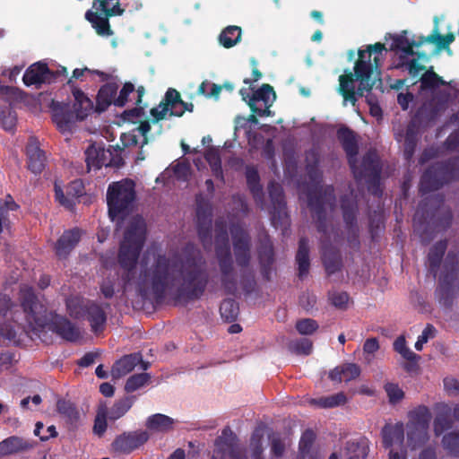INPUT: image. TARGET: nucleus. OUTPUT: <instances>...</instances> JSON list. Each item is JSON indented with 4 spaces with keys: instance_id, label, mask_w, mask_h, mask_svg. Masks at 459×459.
<instances>
[{
    "instance_id": "nucleus-1",
    "label": "nucleus",
    "mask_w": 459,
    "mask_h": 459,
    "mask_svg": "<svg viewBox=\"0 0 459 459\" xmlns=\"http://www.w3.org/2000/svg\"><path fill=\"white\" fill-rule=\"evenodd\" d=\"M112 221L119 226L127 223L119 251V263L127 271L124 291L146 295L160 294L175 289L191 297H199L204 290L207 275L201 263L182 262L174 254L163 255L155 248L148 249L139 263L137 257L144 240L145 224L143 218L132 213V203H108Z\"/></svg>"
},
{
    "instance_id": "nucleus-2",
    "label": "nucleus",
    "mask_w": 459,
    "mask_h": 459,
    "mask_svg": "<svg viewBox=\"0 0 459 459\" xmlns=\"http://www.w3.org/2000/svg\"><path fill=\"white\" fill-rule=\"evenodd\" d=\"M384 44L369 45L359 51V60L354 66V74H344L339 77V91L344 99V104L355 105L357 96H363L369 91L377 76V71L383 59Z\"/></svg>"
},
{
    "instance_id": "nucleus-3",
    "label": "nucleus",
    "mask_w": 459,
    "mask_h": 459,
    "mask_svg": "<svg viewBox=\"0 0 459 459\" xmlns=\"http://www.w3.org/2000/svg\"><path fill=\"white\" fill-rule=\"evenodd\" d=\"M454 39L453 33L445 36L440 34L437 19L435 18V27L430 35L410 38L409 33L404 30L400 34L392 36L390 49L394 52L395 66L408 72L412 77H416L425 69L428 58L425 54L413 51V48H419L425 43H431L438 48H446L449 47Z\"/></svg>"
},
{
    "instance_id": "nucleus-4",
    "label": "nucleus",
    "mask_w": 459,
    "mask_h": 459,
    "mask_svg": "<svg viewBox=\"0 0 459 459\" xmlns=\"http://www.w3.org/2000/svg\"><path fill=\"white\" fill-rule=\"evenodd\" d=\"M459 96L458 82H446L432 70L426 71L420 78V85L415 101L419 105L416 118L420 121L436 119L447 108L450 99Z\"/></svg>"
},
{
    "instance_id": "nucleus-5",
    "label": "nucleus",
    "mask_w": 459,
    "mask_h": 459,
    "mask_svg": "<svg viewBox=\"0 0 459 459\" xmlns=\"http://www.w3.org/2000/svg\"><path fill=\"white\" fill-rule=\"evenodd\" d=\"M22 305L28 326L33 331L50 330L56 332L67 341H76L80 331L64 317L48 313L43 304L36 299L30 288L22 290Z\"/></svg>"
},
{
    "instance_id": "nucleus-6",
    "label": "nucleus",
    "mask_w": 459,
    "mask_h": 459,
    "mask_svg": "<svg viewBox=\"0 0 459 459\" xmlns=\"http://www.w3.org/2000/svg\"><path fill=\"white\" fill-rule=\"evenodd\" d=\"M338 138L347 154L349 164L359 181H365L368 189H373L376 194L379 191L381 165L377 154L375 152H368L361 163L359 165L356 156L358 154V144L352 131L342 128L338 131Z\"/></svg>"
},
{
    "instance_id": "nucleus-7",
    "label": "nucleus",
    "mask_w": 459,
    "mask_h": 459,
    "mask_svg": "<svg viewBox=\"0 0 459 459\" xmlns=\"http://www.w3.org/2000/svg\"><path fill=\"white\" fill-rule=\"evenodd\" d=\"M74 102L71 108L66 103L54 104L52 117L57 129L64 134L72 132L76 121L84 119L91 111L92 101L79 89L73 91Z\"/></svg>"
},
{
    "instance_id": "nucleus-8",
    "label": "nucleus",
    "mask_w": 459,
    "mask_h": 459,
    "mask_svg": "<svg viewBox=\"0 0 459 459\" xmlns=\"http://www.w3.org/2000/svg\"><path fill=\"white\" fill-rule=\"evenodd\" d=\"M455 180H459V157L436 163L429 168L421 177L420 192L424 195Z\"/></svg>"
},
{
    "instance_id": "nucleus-9",
    "label": "nucleus",
    "mask_w": 459,
    "mask_h": 459,
    "mask_svg": "<svg viewBox=\"0 0 459 459\" xmlns=\"http://www.w3.org/2000/svg\"><path fill=\"white\" fill-rule=\"evenodd\" d=\"M431 413L428 407L418 406L409 412L407 442L412 449L423 445L428 439V428Z\"/></svg>"
},
{
    "instance_id": "nucleus-10",
    "label": "nucleus",
    "mask_w": 459,
    "mask_h": 459,
    "mask_svg": "<svg viewBox=\"0 0 459 459\" xmlns=\"http://www.w3.org/2000/svg\"><path fill=\"white\" fill-rule=\"evenodd\" d=\"M66 76L67 70L64 66H59L54 71L48 68L45 63L37 62L25 71L22 81L28 87L33 86L39 89L44 83H51Z\"/></svg>"
},
{
    "instance_id": "nucleus-11",
    "label": "nucleus",
    "mask_w": 459,
    "mask_h": 459,
    "mask_svg": "<svg viewBox=\"0 0 459 459\" xmlns=\"http://www.w3.org/2000/svg\"><path fill=\"white\" fill-rule=\"evenodd\" d=\"M67 308L70 314L75 317L83 316L87 313L88 319L95 332L100 331L105 323L106 317L102 309L80 297L70 298L67 300Z\"/></svg>"
},
{
    "instance_id": "nucleus-12",
    "label": "nucleus",
    "mask_w": 459,
    "mask_h": 459,
    "mask_svg": "<svg viewBox=\"0 0 459 459\" xmlns=\"http://www.w3.org/2000/svg\"><path fill=\"white\" fill-rule=\"evenodd\" d=\"M186 110H192L188 105L180 100L179 93L174 89H169L165 100L158 107L152 109L151 113L155 120L164 119L171 116L180 117Z\"/></svg>"
},
{
    "instance_id": "nucleus-13",
    "label": "nucleus",
    "mask_w": 459,
    "mask_h": 459,
    "mask_svg": "<svg viewBox=\"0 0 459 459\" xmlns=\"http://www.w3.org/2000/svg\"><path fill=\"white\" fill-rule=\"evenodd\" d=\"M276 99L275 92L272 86L264 84L261 88L252 93L248 105L251 110L260 117L271 115L270 108Z\"/></svg>"
},
{
    "instance_id": "nucleus-14",
    "label": "nucleus",
    "mask_w": 459,
    "mask_h": 459,
    "mask_svg": "<svg viewBox=\"0 0 459 459\" xmlns=\"http://www.w3.org/2000/svg\"><path fill=\"white\" fill-rule=\"evenodd\" d=\"M135 182L131 178H123L112 182L107 189V201H135Z\"/></svg>"
},
{
    "instance_id": "nucleus-15",
    "label": "nucleus",
    "mask_w": 459,
    "mask_h": 459,
    "mask_svg": "<svg viewBox=\"0 0 459 459\" xmlns=\"http://www.w3.org/2000/svg\"><path fill=\"white\" fill-rule=\"evenodd\" d=\"M111 156L110 150L97 144L90 145L85 151V161L89 170L99 169L103 166H114L116 162Z\"/></svg>"
},
{
    "instance_id": "nucleus-16",
    "label": "nucleus",
    "mask_w": 459,
    "mask_h": 459,
    "mask_svg": "<svg viewBox=\"0 0 459 459\" xmlns=\"http://www.w3.org/2000/svg\"><path fill=\"white\" fill-rule=\"evenodd\" d=\"M394 137L398 143H403V154L410 160L414 153L419 138V129L414 121L411 122L406 129L394 128Z\"/></svg>"
},
{
    "instance_id": "nucleus-17",
    "label": "nucleus",
    "mask_w": 459,
    "mask_h": 459,
    "mask_svg": "<svg viewBox=\"0 0 459 459\" xmlns=\"http://www.w3.org/2000/svg\"><path fill=\"white\" fill-rule=\"evenodd\" d=\"M190 174V164L187 161H179L176 165L167 168L160 174L156 178V184L169 185L170 182L174 183L175 180L185 182L188 179Z\"/></svg>"
},
{
    "instance_id": "nucleus-18",
    "label": "nucleus",
    "mask_w": 459,
    "mask_h": 459,
    "mask_svg": "<svg viewBox=\"0 0 459 459\" xmlns=\"http://www.w3.org/2000/svg\"><path fill=\"white\" fill-rule=\"evenodd\" d=\"M148 439L149 435L146 431L125 434L114 441L113 447L117 452L130 453L143 445Z\"/></svg>"
},
{
    "instance_id": "nucleus-19",
    "label": "nucleus",
    "mask_w": 459,
    "mask_h": 459,
    "mask_svg": "<svg viewBox=\"0 0 459 459\" xmlns=\"http://www.w3.org/2000/svg\"><path fill=\"white\" fill-rule=\"evenodd\" d=\"M56 201H71V199L80 198L85 195V186L81 179L72 181L67 186L65 194L63 189L62 182H55Z\"/></svg>"
},
{
    "instance_id": "nucleus-20",
    "label": "nucleus",
    "mask_w": 459,
    "mask_h": 459,
    "mask_svg": "<svg viewBox=\"0 0 459 459\" xmlns=\"http://www.w3.org/2000/svg\"><path fill=\"white\" fill-rule=\"evenodd\" d=\"M27 155L29 169L34 174L41 173L45 167L46 157L35 139H31L28 143Z\"/></svg>"
},
{
    "instance_id": "nucleus-21",
    "label": "nucleus",
    "mask_w": 459,
    "mask_h": 459,
    "mask_svg": "<svg viewBox=\"0 0 459 459\" xmlns=\"http://www.w3.org/2000/svg\"><path fill=\"white\" fill-rule=\"evenodd\" d=\"M359 374L360 368L358 365L353 363H347L338 366L330 371L329 378L335 382H342V380L349 382L357 378Z\"/></svg>"
},
{
    "instance_id": "nucleus-22",
    "label": "nucleus",
    "mask_w": 459,
    "mask_h": 459,
    "mask_svg": "<svg viewBox=\"0 0 459 459\" xmlns=\"http://www.w3.org/2000/svg\"><path fill=\"white\" fill-rule=\"evenodd\" d=\"M233 233L234 252L238 262L245 264L248 260V237L242 229H236Z\"/></svg>"
},
{
    "instance_id": "nucleus-23",
    "label": "nucleus",
    "mask_w": 459,
    "mask_h": 459,
    "mask_svg": "<svg viewBox=\"0 0 459 459\" xmlns=\"http://www.w3.org/2000/svg\"><path fill=\"white\" fill-rule=\"evenodd\" d=\"M383 443L385 447L400 446L403 441L404 429L402 423L387 425L382 430Z\"/></svg>"
},
{
    "instance_id": "nucleus-24",
    "label": "nucleus",
    "mask_w": 459,
    "mask_h": 459,
    "mask_svg": "<svg viewBox=\"0 0 459 459\" xmlns=\"http://www.w3.org/2000/svg\"><path fill=\"white\" fill-rule=\"evenodd\" d=\"M29 443L22 437L13 436L0 442V457L27 450Z\"/></svg>"
},
{
    "instance_id": "nucleus-25",
    "label": "nucleus",
    "mask_w": 459,
    "mask_h": 459,
    "mask_svg": "<svg viewBox=\"0 0 459 459\" xmlns=\"http://www.w3.org/2000/svg\"><path fill=\"white\" fill-rule=\"evenodd\" d=\"M174 420L167 415L157 413L146 420V428L152 432H168L173 429Z\"/></svg>"
},
{
    "instance_id": "nucleus-26",
    "label": "nucleus",
    "mask_w": 459,
    "mask_h": 459,
    "mask_svg": "<svg viewBox=\"0 0 459 459\" xmlns=\"http://www.w3.org/2000/svg\"><path fill=\"white\" fill-rule=\"evenodd\" d=\"M80 239V232L78 230H73L65 232L58 239L56 250L59 256H65L75 246Z\"/></svg>"
},
{
    "instance_id": "nucleus-27",
    "label": "nucleus",
    "mask_w": 459,
    "mask_h": 459,
    "mask_svg": "<svg viewBox=\"0 0 459 459\" xmlns=\"http://www.w3.org/2000/svg\"><path fill=\"white\" fill-rule=\"evenodd\" d=\"M141 361L137 354L127 355L118 360L112 368V377L118 378L131 372Z\"/></svg>"
},
{
    "instance_id": "nucleus-28",
    "label": "nucleus",
    "mask_w": 459,
    "mask_h": 459,
    "mask_svg": "<svg viewBox=\"0 0 459 459\" xmlns=\"http://www.w3.org/2000/svg\"><path fill=\"white\" fill-rule=\"evenodd\" d=\"M117 89L118 86L115 82H108L101 86L97 95L98 108L100 111L104 110L110 104H114Z\"/></svg>"
},
{
    "instance_id": "nucleus-29",
    "label": "nucleus",
    "mask_w": 459,
    "mask_h": 459,
    "mask_svg": "<svg viewBox=\"0 0 459 459\" xmlns=\"http://www.w3.org/2000/svg\"><path fill=\"white\" fill-rule=\"evenodd\" d=\"M85 18L91 23L99 35L110 36L112 34L108 16H100L97 13L89 10L85 13Z\"/></svg>"
},
{
    "instance_id": "nucleus-30",
    "label": "nucleus",
    "mask_w": 459,
    "mask_h": 459,
    "mask_svg": "<svg viewBox=\"0 0 459 459\" xmlns=\"http://www.w3.org/2000/svg\"><path fill=\"white\" fill-rule=\"evenodd\" d=\"M307 166L306 169L311 181L316 187L319 186L321 172L318 169L319 156L316 150H311L306 153Z\"/></svg>"
},
{
    "instance_id": "nucleus-31",
    "label": "nucleus",
    "mask_w": 459,
    "mask_h": 459,
    "mask_svg": "<svg viewBox=\"0 0 459 459\" xmlns=\"http://www.w3.org/2000/svg\"><path fill=\"white\" fill-rule=\"evenodd\" d=\"M241 39V28L230 25L226 27L219 36L220 44L226 48L235 46Z\"/></svg>"
},
{
    "instance_id": "nucleus-32",
    "label": "nucleus",
    "mask_w": 459,
    "mask_h": 459,
    "mask_svg": "<svg viewBox=\"0 0 459 459\" xmlns=\"http://www.w3.org/2000/svg\"><path fill=\"white\" fill-rule=\"evenodd\" d=\"M347 402V397L343 393H338L326 397H320L317 399H312L311 404H314L320 408H333L339 405H342Z\"/></svg>"
},
{
    "instance_id": "nucleus-33",
    "label": "nucleus",
    "mask_w": 459,
    "mask_h": 459,
    "mask_svg": "<svg viewBox=\"0 0 459 459\" xmlns=\"http://www.w3.org/2000/svg\"><path fill=\"white\" fill-rule=\"evenodd\" d=\"M296 259L299 264V276L303 277L307 273L309 268L308 244L307 241L304 238L299 241Z\"/></svg>"
},
{
    "instance_id": "nucleus-34",
    "label": "nucleus",
    "mask_w": 459,
    "mask_h": 459,
    "mask_svg": "<svg viewBox=\"0 0 459 459\" xmlns=\"http://www.w3.org/2000/svg\"><path fill=\"white\" fill-rule=\"evenodd\" d=\"M205 160L209 163L212 174L217 178H222L221 160L218 148H209L205 152Z\"/></svg>"
},
{
    "instance_id": "nucleus-35",
    "label": "nucleus",
    "mask_w": 459,
    "mask_h": 459,
    "mask_svg": "<svg viewBox=\"0 0 459 459\" xmlns=\"http://www.w3.org/2000/svg\"><path fill=\"white\" fill-rule=\"evenodd\" d=\"M368 446L366 440L360 442H351L346 446L348 459H365L368 455Z\"/></svg>"
},
{
    "instance_id": "nucleus-36",
    "label": "nucleus",
    "mask_w": 459,
    "mask_h": 459,
    "mask_svg": "<svg viewBox=\"0 0 459 459\" xmlns=\"http://www.w3.org/2000/svg\"><path fill=\"white\" fill-rule=\"evenodd\" d=\"M133 403V399L128 397L118 401L110 410L108 409V419L112 420L119 419L132 407Z\"/></svg>"
},
{
    "instance_id": "nucleus-37",
    "label": "nucleus",
    "mask_w": 459,
    "mask_h": 459,
    "mask_svg": "<svg viewBox=\"0 0 459 459\" xmlns=\"http://www.w3.org/2000/svg\"><path fill=\"white\" fill-rule=\"evenodd\" d=\"M394 350L398 352L404 359L411 362L418 359V356L407 347L403 335L397 337L394 342Z\"/></svg>"
},
{
    "instance_id": "nucleus-38",
    "label": "nucleus",
    "mask_w": 459,
    "mask_h": 459,
    "mask_svg": "<svg viewBox=\"0 0 459 459\" xmlns=\"http://www.w3.org/2000/svg\"><path fill=\"white\" fill-rule=\"evenodd\" d=\"M108 419V408L106 405L100 406L95 419L93 431L101 436L107 429V420Z\"/></svg>"
},
{
    "instance_id": "nucleus-39",
    "label": "nucleus",
    "mask_w": 459,
    "mask_h": 459,
    "mask_svg": "<svg viewBox=\"0 0 459 459\" xmlns=\"http://www.w3.org/2000/svg\"><path fill=\"white\" fill-rule=\"evenodd\" d=\"M444 447L453 455L459 456V432H450L443 437Z\"/></svg>"
},
{
    "instance_id": "nucleus-40",
    "label": "nucleus",
    "mask_w": 459,
    "mask_h": 459,
    "mask_svg": "<svg viewBox=\"0 0 459 459\" xmlns=\"http://www.w3.org/2000/svg\"><path fill=\"white\" fill-rule=\"evenodd\" d=\"M149 378L150 377L146 373L134 375L126 381V390L127 392H134L137 389L144 386L147 384Z\"/></svg>"
},
{
    "instance_id": "nucleus-41",
    "label": "nucleus",
    "mask_w": 459,
    "mask_h": 459,
    "mask_svg": "<svg viewBox=\"0 0 459 459\" xmlns=\"http://www.w3.org/2000/svg\"><path fill=\"white\" fill-rule=\"evenodd\" d=\"M378 349L379 343L377 338H369L365 341L363 345V356L366 363L370 364L372 362Z\"/></svg>"
},
{
    "instance_id": "nucleus-42",
    "label": "nucleus",
    "mask_w": 459,
    "mask_h": 459,
    "mask_svg": "<svg viewBox=\"0 0 459 459\" xmlns=\"http://www.w3.org/2000/svg\"><path fill=\"white\" fill-rule=\"evenodd\" d=\"M246 178L248 186L251 191L255 195L261 190L259 185V174L255 167L248 166L246 169Z\"/></svg>"
},
{
    "instance_id": "nucleus-43",
    "label": "nucleus",
    "mask_w": 459,
    "mask_h": 459,
    "mask_svg": "<svg viewBox=\"0 0 459 459\" xmlns=\"http://www.w3.org/2000/svg\"><path fill=\"white\" fill-rule=\"evenodd\" d=\"M258 121L255 115H251L248 118L237 117L235 126V135H238L242 130L244 134L249 138L250 124H257Z\"/></svg>"
},
{
    "instance_id": "nucleus-44",
    "label": "nucleus",
    "mask_w": 459,
    "mask_h": 459,
    "mask_svg": "<svg viewBox=\"0 0 459 459\" xmlns=\"http://www.w3.org/2000/svg\"><path fill=\"white\" fill-rule=\"evenodd\" d=\"M220 312L226 320H233L238 315V307L233 300L226 299L221 303Z\"/></svg>"
},
{
    "instance_id": "nucleus-45",
    "label": "nucleus",
    "mask_w": 459,
    "mask_h": 459,
    "mask_svg": "<svg viewBox=\"0 0 459 459\" xmlns=\"http://www.w3.org/2000/svg\"><path fill=\"white\" fill-rule=\"evenodd\" d=\"M323 259L328 273H333L339 269L341 262L337 254L325 252L323 255Z\"/></svg>"
},
{
    "instance_id": "nucleus-46",
    "label": "nucleus",
    "mask_w": 459,
    "mask_h": 459,
    "mask_svg": "<svg viewBox=\"0 0 459 459\" xmlns=\"http://www.w3.org/2000/svg\"><path fill=\"white\" fill-rule=\"evenodd\" d=\"M385 390L391 403H399L404 396L403 391L397 385L393 383L386 384Z\"/></svg>"
},
{
    "instance_id": "nucleus-47",
    "label": "nucleus",
    "mask_w": 459,
    "mask_h": 459,
    "mask_svg": "<svg viewBox=\"0 0 459 459\" xmlns=\"http://www.w3.org/2000/svg\"><path fill=\"white\" fill-rule=\"evenodd\" d=\"M296 328L300 334H312L318 328V325L315 320L307 318L298 321Z\"/></svg>"
},
{
    "instance_id": "nucleus-48",
    "label": "nucleus",
    "mask_w": 459,
    "mask_h": 459,
    "mask_svg": "<svg viewBox=\"0 0 459 459\" xmlns=\"http://www.w3.org/2000/svg\"><path fill=\"white\" fill-rule=\"evenodd\" d=\"M290 350L297 354L308 355L312 351V343L307 339H302L290 344Z\"/></svg>"
},
{
    "instance_id": "nucleus-49",
    "label": "nucleus",
    "mask_w": 459,
    "mask_h": 459,
    "mask_svg": "<svg viewBox=\"0 0 459 459\" xmlns=\"http://www.w3.org/2000/svg\"><path fill=\"white\" fill-rule=\"evenodd\" d=\"M134 90V86L126 82L121 89L119 95L114 100V105L117 107H124L127 101V96Z\"/></svg>"
},
{
    "instance_id": "nucleus-50",
    "label": "nucleus",
    "mask_w": 459,
    "mask_h": 459,
    "mask_svg": "<svg viewBox=\"0 0 459 459\" xmlns=\"http://www.w3.org/2000/svg\"><path fill=\"white\" fill-rule=\"evenodd\" d=\"M314 438L315 435L313 431L307 430L306 432L303 433L299 441V450L303 456L309 452Z\"/></svg>"
},
{
    "instance_id": "nucleus-51",
    "label": "nucleus",
    "mask_w": 459,
    "mask_h": 459,
    "mask_svg": "<svg viewBox=\"0 0 459 459\" xmlns=\"http://www.w3.org/2000/svg\"><path fill=\"white\" fill-rule=\"evenodd\" d=\"M0 122L6 131H11L15 126V116L11 109L2 111L0 114Z\"/></svg>"
},
{
    "instance_id": "nucleus-52",
    "label": "nucleus",
    "mask_w": 459,
    "mask_h": 459,
    "mask_svg": "<svg viewBox=\"0 0 459 459\" xmlns=\"http://www.w3.org/2000/svg\"><path fill=\"white\" fill-rule=\"evenodd\" d=\"M221 87L214 84L210 83L208 82H203L201 85L199 86V92L209 96V97H215L217 98L221 92Z\"/></svg>"
},
{
    "instance_id": "nucleus-53",
    "label": "nucleus",
    "mask_w": 459,
    "mask_h": 459,
    "mask_svg": "<svg viewBox=\"0 0 459 459\" xmlns=\"http://www.w3.org/2000/svg\"><path fill=\"white\" fill-rule=\"evenodd\" d=\"M331 303L337 308H345L348 301L349 296L345 292H333L330 295Z\"/></svg>"
},
{
    "instance_id": "nucleus-54",
    "label": "nucleus",
    "mask_w": 459,
    "mask_h": 459,
    "mask_svg": "<svg viewBox=\"0 0 459 459\" xmlns=\"http://www.w3.org/2000/svg\"><path fill=\"white\" fill-rule=\"evenodd\" d=\"M287 445L288 442L285 439H281L279 436L273 435L272 437V452L274 455H281Z\"/></svg>"
},
{
    "instance_id": "nucleus-55",
    "label": "nucleus",
    "mask_w": 459,
    "mask_h": 459,
    "mask_svg": "<svg viewBox=\"0 0 459 459\" xmlns=\"http://www.w3.org/2000/svg\"><path fill=\"white\" fill-rule=\"evenodd\" d=\"M434 327L431 325H428L422 332V333L418 337V341L415 343V349L417 351H421L423 344L426 343L429 338L434 336Z\"/></svg>"
},
{
    "instance_id": "nucleus-56",
    "label": "nucleus",
    "mask_w": 459,
    "mask_h": 459,
    "mask_svg": "<svg viewBox=\"0 0 459 459\" xmlns=\"http://www.w3.org/2000/svg\"><path fill=\"white\" fill-rule=\"evenodd\" d=\"M103 8L95 9L97 12H100L102 14L108 17L112 15L123 14L124 9L120 8L118 2H117V4L112 8H108V3L107 0H103Z\"/></svg>"
},
{
    "instance_id": "nucleus-57",
    "label": "nucleus",
    "mask_w": 459,
    "mask_h": 459,
    "mask_svg": "<svg viewBox=\"0 0 459 459\" xmlns=\"http://www.w3.org/2000/svg\"><path fill=\"white\" fill-rule=\"evenodd\" d=\"M139 134L135 130H132L128 133H124L120 136V140L125 147L137 145Z\"/></svg>"
},
{
    "instance_id": "nucleus-58",
    "label": "nucleus",
    "mask_w": 459,
    "mask_h": 459,
    "mask_svg": "<svg viewBox=\"0 0 459 459\" xmlns=\"http://www.w3.org/2000/svg\"><path fill=\"white\" fill-rule=\"evenodd\" d=\"M333 187L331 186H326L325 187V194H324V196L323 195H320V196H316V195H309L308 197H307V201H325V202H328V201H335V196L333 195Z\"/></svg>"
},
{
    "instance_id": "nucleus-59",
    "label": "nucleus",
    "mask_w": 459,
    "mask_h": 459,
    "mask_svg": "<svg viewBox=\"0 0 459 459\" xmlns=\"http://www.w3.org/2000/svg\"><path fill=\"white\" fill-rule=\"evenodd\" d=\"M447 150L456 151L459 150V129L452 133L445 142Z\"/></svg>"
},
{
    "instance_id": "nucleus-60",
    "label": "nucleus",
    "mask_w": 459,
    "mask_h": 459,
    "mask_svg": "<svg viewBox=\"0 0 459 459\" xmlns=\"http://www.w3.org/2000/svg\"><path fill=\"white\" fill-rule=\"evenodd\" d=\"M57 409L61 413L67 415L70 419L76 418L77 412L70 403H67L64 401H59L57 403Z\"/></svg>"
},
{
    "instance_id": "nucleus-61",
    "label": "nucleus",
    "mask_w": 459,
    "mask_h": 459,
    "mask_svg": "<svg viewBox=\"0 0 459 459\" xmlns=\"http://www.w3.org/2000/svg\"><path fill=\"white\" fill-rule=\"evenodd\" d=\"M250 446L253 451V455L255 459H258V456L262 454L263 448L261 445V436L258 434H255L251 438Z\"/></svg>"
},
{
    "instance_id": "nucleus-62",
    "label": "nucleus",
    "mask_w": 459,
    "mask_h": 459,
    "mask_svg": "<svg viewBox=\"0 0 459 459\" xmlns=\"http://www.w3.org/2000/svg\"><path fill=\"white\" fill-rule=\"evenodd\" d=\"M449 427L448 420L443 417L438 416L436 418L434 422V431L437 436H439L443 433V431Z\"/></svg>"
},
{
    "instance_id": "nucleus-63",
    "label": "nucleus",
    "mask_w": 459,
    "mask_h": 459,
    "mask_svg": "<svg viewBox=\"0 0 459 459\" xmlns=\"http://www.w3.org/2000/svg\"><path fill=\"white\" fill-rule=\"evenodd\" d=\"M151 126L148 121L142 122L139 127L134 129L139 136L143 138V141L141 143V147H143L144 144L147 143L146 134L150 131Z\"/></svg>"
},
{
    "instance_id": "nucleus-64",
    "label": "nucleus",
    "mask_w": 459,
    "mask_h": 459,
    "mask_svg": "<svg viewBox=\"0 0 459 459\" xmlns=\"http://www.w3.org/2000/svg\"><path fill=\"white\" fill-rule=\"evenodd\" d=\"M413 95L411 93H399L397 101L403 110L409 108V104L413 100Z\"/></svg>"
}]
</instances>
